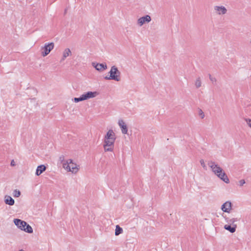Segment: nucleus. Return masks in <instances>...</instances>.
Here are the masks:
<instances>
[{
    "label": "nucleus",
    "instance_id": "obj_34",
    "mask_svg": "<svg viewBox=\"0 0 251 251\" xmlns=\"http://www.w3.org/2000/svg\"><path fill=\"white\" fill-rule=\"evenodd\" d=\"M250 221H251V218H250Z\"/></svg>",
    "mask_w": 251,
    "mask_h": 251
},
{
    "label": "nucleus",
    "instance_id": "obj_18",
    "mask_svg": "<svg viewBox=\"0 0 251 251\" xmlns=\"http://www.w3.org/2000/svg\"><path fill=\"white\" fill-rule=\"evenodd\" d=\"M23 230L28 233H32L33 232V229L31 226L26 223V225L25 227L23 229Z\"/></svg>",
    "mask_w": 251,
    "mask_h": 251
},
{
    "label": "nucleus",
    "instance_id": "obj_29",
    "mask_svg": "<svg viewBox=\"0 0 251 251\" xmlns=\"http://www.w3.org/2000/svg\"><path fill=\"white\" fill-rule=\"evenodd\" d=\"M226 222L229 223H230V224H232V225H234V222L232 220V219H229L228 218H226Z\"/></svg>",
    "mask_w": 251,
    "mask_h": 251
},
{
    "label": "nucleus",
    "instance_id": "obj_23",
    "mask_svg": "<svg viewBox=\"0 0 251 251\" xmlns=\"http://www.w3.org/2000/svg\"><path fill=\"white\" fill-rule=\"evenodd\" d=\"M199 115L201 117V119H203L204 117V114L201 109H200L199 110Z\"/></svg>",
    "mask_w": 251,
    "mask_h": 251
},
{
    "label": "nucleus",
    "instance_id": "obj_33",
    "mask_svg": "<svg viewBox=\"0 0 251 251\" xmlns=\"http://www.w3.org/2000/svg\"><path fill=\"white\" fill-rule=\"evenodd\" d=\"M19 251H24L23 250H20Z\"/></svg>",
    "mask_w": 251,
    "mask_h": 251
},
{
    "label": "nucleus",
    "instance_id": "obj_2",
    "mask_svg": "<svg viewBox=\"0 0 251 251\" xmlns=\"http://www.w3.org/2000/svg\"><path fill=\"white\" fill-rule=\"evenodd\" d=\"M109 74V76H106L104 77L105 79L114 80L117 81H120L121 72L118 70V68L116 66H113L111 67Z\"/></svg>",
    "mask_w": 251,
    "mask_h": 251
},
{
    "label": "nucleus",
    "instance_id": "obj_20",
    "mask_svg": "<svg viewBox=\"0 0 251 251\" xmlns=\"http://www.w3.org/2000/svg\"><path fill=\"white\" fill-rule=\"evenodd\" d=\"M195 85L197 88H199L201 86V80L200 77L197 78L195 83Z\"/></svg>",
    "mask_w": 251,
    "mask_h": 251
},
{
    "label": "nucleus",
    "instance_id": "obj_4",
    "mask_svg": "<svg viewBox=\"0 0 251 251\" xmlns=\"http://www.w3.org/2000/svg\"><path fill=\"white\" fill-rule=\"evenodd\" d=\"M208 165L211 168L212 172L216 176H217V174H221L224 171L218 164H216L215 162L212 161L208 162Z\"/></svg>",
    "mask_w": 251,
    "mask_h": 251
},
{
    "label": "nucleus",
    "instance_id": "obj_21",
    "mask_svg": "<svg viewBox=\"0 0 251 251\" xmlns=\"http://www.w3.org/2000/svg\"><path fill=\"white\" fill-rule=\"evenodd\" d=\"M73 100L75 102H78L79 101L85 100L82 95L79 98H75Z\"/></svg>",
    "mask_w": 251,
    "mask_h": 251
},
{
    "label": "nucleus",
    "instance_id": "obj_17",
    "mask_svg": "<svg viewBox=\"0 0 251 251\" xmlns=\"http://www.w3.org/2000/svg\"><path fill=\"white\" fill-rule=\"evenodd\" d=\"M71 54L72 53L70 50L69 48H66L63 52V56L62 59H61V61L64 60L66 59V58L71 55Z\"/></svg>",
    "mask_w": 251,
    "mask_h": 251
},
{
    "label": "nucleus",
    "instance_id": "obj_19",
    "mask_svg": "<svg viewBox=\"0 0 251 251\" xmlns=\"http://www.w3.org/2000/svg\"><path fill=\"white\" fill-rule=\"evenodd\" d=\"M123 231V228L121 227L119 225H117L116 226V229H115V235L118 236L120 235V234L122 233Z\"/></svg>",
    "mask_w": 251,
    "mask_h": 251
},
{
    "label": "nucleus",
    "instance_id": "obj_14",
    "mask_svg": "<svg viewBox=\"0 0 251 251\" xmlns=\"http://www.w3.org/2000/svg\"><path fill=\"white\" fill-rule=\"evenodd\" d=\"M4 202L6 204L12 206L14 204V200L10 196L6 195L4 197Z\"/></svg>",
    "mask_w": 251,
    "mask_h": 251
},
{
    "label": "nucleus",
    "instance_id": "obj_26",
    "mask_svg": "<svg viewBox=\"0 0 251 251\" xmlns=\"http://www.w3.org/2000/svg\"><path fill=\"white\" fill-rule=\"evenodd\" d=\"M59 160L61 162V163L63 164L64 162H66L64 161V155H62L59 157Z\"/></svg>",
    "mask_w": 251,
    "mask_h": 251
},
{
    "label": "nucleus",
    "instance_id": "obj_8",
    "mask_svg": "<svg viewBox=\"0 0 251 251\" xmlns=\"http://www.w3.org/2000/svg\"><path fill=\"white\" fill-rule=\"evenodd\" d=\"M14 223L20 229L23 230L26 225V222L19 219H14Z\"/></svg>",
    "mask_w": 251,
    "mask_h": 251
},
{
    "label": "nucleus",
    "instance_id": "obj_30",
    "mask_svg": "<svg viewBox=\"0 0 251 251\" xmlns=\"http://www.w3.org/2000/svg\"><path fill=\"white\" fill-rule=\"evenodd\" d=\"M10 165L11 166H16L15 162L14 160H12L11 162Z\"/></svg>",
    "mask_w": 251,
    "mask_h": 251
},
{
    "label": "nucleus",
    "instance_id": "obj_7",
    "mask_svg": "<svg viewBox=\"0 0 251 251\" xmlns=\"http://www.w3.org/2000/svg\"><path fill=\"white\" fill-rule=\"evenodd\" d=\"M92 66L95 69L100 72H102L107 68V66L105 63H98L97 62H92Z\"/></svg>",
    "mask_w": 251,
    "mask_h": 251
},
{
    "label": "nucleus",
    "instance_id": "obj_9",
    "mask_svg": "<svg viewBox=\"0 0 251 251\" xmlns=\"http://www.w3.org/2000/svg\"><path fill=\"white\" fill-rule=\"evenodd\" d=\"M231 202L230 201H227L222 205L221 209L225 212L229 213L230 210L231 209Z\"/></svg>",
    "mask_w": 251,
    "mask_h": 251
},
{
    "label": "nucleus",
    "instance_id": "obj_15",
    "mask_svg": "<svg viewBox=\"0 0 251 251\" xmlns=\"http://www.w3.org/2000/svg\"><path fill=\"white\" fill-rule=\"evenodd\" d=\"M46 170V167L44 165H40L37 168L36 171V175L38 176L40 175Z\"/></svg>",
    "mask_w": 251,
    "mask_h": 251
},
{
    "label": "nucleus",
    "instance_id": "obj_5",
    "mask_svg": "<svg viewBox=\"0 0 251 251\" xmlns=\"http://www.w3.org/2000/svg\"><path fill=\"white\" fill-rule=\"evenodd\" d=\"M53 48L54 43L53 42L45 44V46L42 48V55L44 57L47 56L50 53Z\"/></svg>",
    "mask_w": 251,
    "mask_h": 251
},
{
    "label": "nucleus",
    "instance_id": "obj_1",
    "mask_svg": "<svg viewBox=\"0 0 251 251\" xmlns=\"http://www.w3.org/2000/svg\"><path fill=\"white\" fill-rule=\"evenodd\" d=\"M115 140V134L113 130H109L104 136L103 148L105 151H113Z\"/></svg>",
    "mask_w": 251,
    "mask_h": 251
},
{
    "label": "nucleus",
    "instance_id": "obj_24",
    "mask_svg": "<svg viewBox=\"0 0 251 251\" xmlns=\"http://www.w3.org/2000/svg\"><path fill=\"white\" fill-rule=\"evenodd\" d=\"M209 77L210 80L212 81V82L213 83L214 82H216L217 81V79L215 77H213L210 74H209Z\"/></svg>",
    "mask_w": 251,
    "mask_h": 251
},
{
    "label": "nucleus",
    "instance_id": "obj_32",
    "mask_svg": "<svg viewBox=\"0 0 251 251\" xmlns=\"http://www.w3.org/2000/svg\"><path fill=\"white\" fill-rule=\"evenodd\" d=\"M232 220L233 221V222L234 223L235 222L237 221V219H236V218H232Z\"/></svg>",
    "mask_w": 251,
    "mask_h": 251
},
{
    "label": "nucleus",
    "instance_id": "obj_16",
    "mask_svg": "<svg viewBox=\"0 0 251 251\" xmlns=\"http://www.w3.org/2000/svg\"><path fill=\"white\" fill-rule=\"evenodd\" d=\"M236 227V225H233L232 226H231L230 225H226L224 226V228L229 231L230 233H232L235 232Z\"/></svg>",
    "mask_w": 251,
    "mask_h": 251
},
{
    "label": "nucleus",
    "instance_id": "obj_13",
    "mask_svg": "<svg viewBox=\"0 0 251 251\" xmlns=\"http://www.w3.org/2000/svg\"><path fill=\"white\" fill-rule=\"evenodd\" d=\"M217 176L225 183H229V180L224 171L221 174H217Z\"/></svg>",
    "mask_w": 251,
    "mask_h": 251
},
{
    "label": "nucleus",
    "instance_id": "obj_11",
    "mask_svg": "<svg viewBox=\"0 0 251 251\" xmlns=\"http://www.w3.org/2000/svg\"><path fill=\"white\" fill-rule=\"evenodd\" d=\"M118 125L121 128L122 132L123 134H126L127 132V127L124 121L121 119L119 120Z\"/></svg>",
    "mask_w": 251,
    "mask_h": 251
},
{
    "label": "nucleus",
    "instance_id": "obj_10",
    "mask_svg": "<svg viewBox=\"0 0 251 251\" xmlns=\"http://www.w3.org/2000/svg\"><path fill=\"white\" fill-rule=\"evenodd\" d=\"M98 94V93L96 91L91 92L89 91L83 94H82L84 100H88L90 98H93L96 97Z\"/></svg>",
    "mask_w": 251,
    "mask_h": 251
},
{
    "label": "nucleus",
    "instance_id": "obj_12",
    "mask_svg": "<svg viewBox=\"0 0 251 251\" xmlns=\"http://www.w3.org/2000/svg\"><path fill=\"white\" fill-rule=\"evenodd\" d=\"M214 10L218 12V14L219 15H224L227 12V9L224 6H214Z\"/></svg>",
    "mask_w": 251,
    "mask_h": 251
},
{
    "label": "nucleus",
    "instance_id": "obj_6",
    "mask_svg": "<svg viewBox=\"0 0 251 251\" xmlns=\"http://www.w3.org/2000/svg\"><path fill=\"white\" fill-rule=\"evenodd\" d=\"M151 20V17L149 15H146L145 16H143L137 21L138 24L141 26L145 23H149Z\"/></svg>",
    "mask_w": 251,
    "mask_h": 251
},
{
    "label": "nucleus",
    "instance_id": "obj_22",
    "mask_svg": "<svg viewBox=\"0 0 251 251\" xmlns=\"http://www.w3.org/2000/svg\"><path fill=\"white\" fill-rule=\"evenodd\" d=\"M13 196L15 198H18L21 195V192L17 189L15 190L13 192Z\"/></svg>",
    "mask_w": 251,
    "mask_h": 251
},
{
    "label": "nucleus",
    "instance_id": "obj_31",
    "mask_svg": "<svg viewBox=\"0 0 251 251\" xmlns=\"http://www.w3.org/2000/svg\"><path fill=\"white\" fill-rule=\"evenodd\" d=\"M67 10H68V9L67 8H66L65 10H64V14L65 15L67 12Z\"/></svg>",
    "mask_w": 251,
    "mask_h": 251
},
{
    "label": "nucleus",
    "instance_id": "obj_3",
    "mask_svg": "<svg viewBox=\"0 0 251 251\" xmlns=\"http://www.w3.org/2000/svg\"><path fill=\"white\" fill-rule=\"evenodd\" d=\"M63 167L68 171L72 173H75L78 170L76 164L73 163L72 159H69L66 162L63 163Z\"/></svg>",
    "mask_w": 251,
    "mask_h": 251
},
{
    "label": "nucleus",
    "instance_id": "obj_25",
    "mask_svg": "<svg viewBox=\"0 0 251 251\" xmlns=\"http://www.w3.org/2000/svg\"><path fill=\"white\" fill-rule=\"evenodd\" d=\"M245 120L246 122L248 125L251 128V119L246 118Z\"/></svg>",
    "mask_w": 251,
    "mask_h": 251
},
{
    "label": "nucleus",
    "instance_id": "obj_27",
    "mask_svg": "<svg viewBox=\"0 0 251 251\" xmlns=\"http://www.w3.org/2000/svg\"><path fill=\"white\" fill-rule=\"evenodd\" d=\"M200 163L201 164V165L202 166V167L204 169H206V166H205V164L204 163V160L203 159H201L200 160Z\"/></svg>",
    "mask_w": 251,
    "mask_h": 251
},
{
    "label": "nucleus",
    "instance_id": "obj_28",
    "mask_svg": "<svg viewBox=\"0 0 251 251\" xmlns=\"http://www.w3.org/2000/svg\"><path fill=\"white\" fill-rule=\"evenodd\" d=\"M245 183V181L244 179H241L239 181V185L240 186H242Z\"/></svg>",
    "mask_w": 251,
    "mask_h": 251
}]
</instances>
